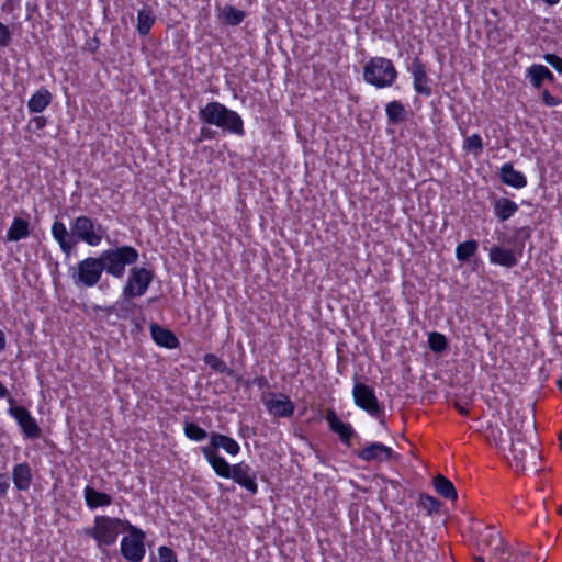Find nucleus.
<instances>
[{
  "label": "nucleus",
  "mask_w": 562,
  "mask_h": 562,
  "mask_svg": "<svg viewBox=\"0 0 562 562\" xmlns=\"http://www.w3.org/2000/svg\"><path fill=\"white\" fill-rule=\"evenodd\" d=\"M104 234L105 228L86 215L78 216L71 221L70 233L60 221H55L52 226V235L66 257L72 254L78 241H83L92 247L100 245Z\"/></svg>",
  "instance_id": "nucleus-1"
},
{
  "label": "nucleus",
  "mask_w": 562,
  "mask_h": 562,
  "mask_svg": "<svg viewBox=\"0 0 562 562\" xmlns=\"http://www.w3.org/2000/svg\"><path fill=\"white\" fill-rule=\"evenodd\" d=\"M199 119L209 125H215L223 131L243 136L244 123L240 115L224 104L212 101L199 111Z\"/></svg>",
  "instance_id": "nucleus-2"
},
{
  "label": "nucleus",
  "mask_w": 562,
  "mask_h": 562,
  "mask_svg": "<svg viewBox=\"0 0 562 562\" xmlns=\"http://www.w3.org/2000/svg\"><path fill=\"white\" fill-rule=\"evenodd\" d=\"M99 258L106 274L115 279H122L126 267L136 263L139 254L136 248L124 245L103 250Z\"/></svg>",
  "instance_id": "nucleus-3"
},
{
  "label": "nucleus",
  "mask_w": 562,
  "mask_h": 562,
  "mask_svg": "<svg viewBox=\"0 0 562 562\" xmlns=\"http://www.w3.org/2000/svg\"><path fill=\"white\" fill-rule=\"evenodd\" d=\"M128 520H123L110 516H95L93 527L86 528L85 535L93 538L99 548L111 546L116 542L119 535L125 531Z\"/></svg>",
  "instance_id": "nucleus-4"
},
{
  "label": "nucleus",
  "mask_w": 562,
  "mask_h": 562,
  "mask_svg": "<svg viewBox=\"0 0 562 562\" xmlns=\"http://www.w3.org/2000/svg\"><path fill=\"white\" fill-rule=\"evenodd\" d=\"M533 439L525 437H510V467L516 472H524L527 470L538 472V461L540 460V452L532 443Z\"/></svg>",
  "instance_id": "nucleus-5"
},
{
  "label": "nucleus",
  "mask_w": 562,
  "mask_h": 562,
  "mask_svg": "<svg viewBox=\"0 0 562 562\" xmlns=\"http://www.w3.org/2000/svg\"><path fill=\"white\" fill-rule=\"evenodd\" d=\"M397 78L392 60L384 57H372L363 67V79L376 88L391 87Z\"/></svg>",
  "instance_id": "nucleus-6"
},
{
  "label": "nucleus",
  "mask_w": 562,
  "mask_h": 562,
  "mask_svg": "<svg viewBox=\"0 0 562 562\" xmlns=\"http://www.w3.org/2000/svg\"><path fill=\"white\" fill-rule=\"evenodd\" d=\"M69 273L75 285L92 288L101 280L103 267L99 256L87 257L80 260L76 267L70 268Z\"/></svg>",
  "instance_id": "nucleus-7"
},
{
  "label": "nucleus",
  "mask_w": 562,
  "mask_h": 562,
  "mask_svg": "<svg viewBox=\"0 0 562 562\" xmlns=\"http://www.w3.org/2000/svg\"><path fill=\"white\" fill-rule=\"evenodd\" d=\"M125 531H127L128 535L123 537L120 552L128 562H140L146 553V535L142 529L133 526L132 524H127Z\"/></svg>",
  "instance_id": "nucleus-8"
},
{
  "label": "nucleus",
  "mask_w": 562,
  "mask_h": 562,
  "mask_svg": "<svg viewBox=\"0 0 562 562\" xmlns=\"http://www.w3.org/2000/svg\"><path fill=\"white\" fill-rule=\"evenodd\" d=\"M154 279L153 271L143 267H133L130 271L126 284L123 288L122 305L128 303L131 299L142 296L146 293Z\"/></svg>",
  "instance_id": "nucleus-9"
},
{
  "label": "nucleus",
  "mask_w": 562,
  "mask_h": 562,
  "mask_svg": "<svg viewBox=\"0 0 562 562\" xmlns=\"http://www.w3.org/2000/svg\"><path fill=\"white\" fill-rule=\"evenodd\" d=\"M508 431L510 437H525L536 439V423L532 414L528 411L509 412Z\"/></svg>",
  "instance_id": "nucleus-10"
},
{
  "label": "nucleus",
  "mask_w": 562,
  "mask_h": 562,
  "mask_svg": "<svg viewBox=\"0 0 562 562\" xmlns=\"http://www.w3.org/2000/svg\"><path fill=\"white\" fill-rule=\"evenodd\" d=\"M355 404L373 417H380L382 407L375 396L373 387L356 382L352 390Z\"/></svg>",
  "instance_id": "nucleus-11"
},
{
  "label": "nucleus",
  "mask_w": 562,
  "mask_h": 562,
  "mask_svg": "<svg viewBox=\"0 0 562 562\" xmlns=\"http://www.w3.org/2000/svg\"><path fill=\"white\" fill-rule=\"evenodd\" d=\"M8 412L16 420L26 438L36 439L41 436L42 430L37 422L24 406L11 405Z\"/></svg>",
  "instance_id": "nucleus-12"
},
{
  "label": "nucleus",
  "mask_w": 562,
  "mask_h": 562,
  "mask_svg": "<svg viewBox=\"0 0 562 562\" xmlns=\"http://www.w3.org/2000/svg\"><path fill=\"white\" fill-rule=\"evenodd\" d=\"M408 71L413 77V87L417 94L424 97H430L432 89L430 86L431 80L429 79L426 66L419 57H415L408 66Z\"/></svg>",
  "instance_id": "nucleus-13"
},
{
  "label": "nucleus",
  "mask_w": 562,
  "mask_h": 562,
  "mask_svg": "<svg viewBox=\"0 0 562 562\" xmlns=\"http://www.w3.org/2000/svg\"><path fill=\"white\" fill-rule=\"evenodd\" d=\"M229 479L251 494H257L258 484L256 481V472L250 468V465L244 462L234 464V471Z\"/></svg>",
  "instance_id": "nucleus-14"
},
{
  "label": "nucleus",
  "mask_w": 562,
  "mask_h": 562,
  "mask_svg": "<svg viewBox=\"0 0 562 562\" xmlns=\"http://www.w3.org/2000/svg\"><path fill=\"white\" fill-rule=\"evenodd\" d=\"M357 456L367 462H384L397 457V454L390 447L381 442H371L366 448L360 450Z\"/></svg>",
  "instance_id": "nucleus-15"
},
{
  "label": "nucleus",
  "mask_w": 562,
  "mask_h": 562,
  "mask_svg": "<svg viewBox=\"0 0 562 562\" xmlns=\"http://www.w3.org/2000/svg\"><path fill=\"white\" fill-rule=\"evenodd\" d=\"M271 398L266 402L268 412L277 417H290L294 414V404L283 393L270 394Z\"/></svg>",
  "instance_id": "nucleus-16"
},
{
  "label": "nucleus",
  "mask_w": 562,
  "mask_h": 562,
  "mask_svg": "<svg viewBox=\"0 0 562 562\" xmlns=\"http://www.w3.org/2000/svg\"><path fill=\"white\" fill-rule=\"evenodd\" d=\"M201 449H210L215 453H218V449H223L229 456H237L240 451L239 443L235 439L215 431L210 434V443Z\"/></svg>",
  "instance_id": "nucleus-17"
},
{
  "label": "nucleus",
  "mask_w": 562,
  "mask_h": 562,
  "mask_svg": "<svg viewBox=\"0 0 562 562\" xmlns=\"http://www.w3.org/2000/svg\"><path fill=\"white\" fill-rule=\"evenodd\" d=\"M326 420L329 429L339 436L341 442L350 446V440L356 434L352 426L348 423H344L333 409L327 412Z\"/></svg>",
  "instance_id": "nucleus-18"
},
{
  "label": "nucleus",
  "mask_w": 562,
  "mask_h": 562,
  "mask_svg": "<svg viewBox=\"0 0 562 562\" xmlns=\"http://www.w3.org/2000/svg\"><path fill=\"white\" fill-rule=\"evenodd\" d=\"M203 457L210 463L214 472L224 479H229L234 471V465H231L222 456L213 452L210 449H201Z\"/></svg>",
  "instance_id": "nucleus-19"
},
{
  "label": "nucleus",
  "mask_w": 562,
  "mask_h": 562,
  "mask_svg": "<svg viewBox=\"0 0 562 562\" xmlns=\"http://www.w3.org/2000/svg\"><path fill=\"white\" fill-rule=\"evenodd\" d=\"M150 335L153 340L161 347L175 349L179 347L180 341L177 336L169 329L161 327L158 324L150 325Z\"/></svg>",
  "instance_id": "nucleus-20"
},
{
  "label": "nucleus",
  "mask_w": 562,
  "mask_h": 562,
  "mask_svg": "<svg viewBox=\"0 0 562 562\" xmlns=\"http://www.w3.org/2000/svg\"><path fill=\"white\" fill-rule=\"evenodd\" d=\"M501 181L515 189H521L527 186V179L524 173L515 170L510 162L504 164L499 169Z\"/></svg>",
  "instance_id": "nucleus-21"
},
{
  "label": "nucleus",
  "mask_w": 562,
  "mask_h": 562,
  "mask_svg": "<svg viewBox=\"0 0 562 562\" xmlns=\"http://www.w3.org/2000/svg\"><path fill=\"white\" fill-rule=\"evenodd\" d=\"M490 261L505 268H513L517 265L518 260L513 249H506L501 246H493L490 249Z\"/></svg>",
  "instance_id": "nucleus-22"
},
{
  "label": "nucleus",
  "mask_w": 562,
  "mask_h": 562,
  "mask_svg": "<svg viewBox=\"0 0 562 562\" xmlns=\"http://www.w3.org/2000/svg\"><path fill=\"white\" fill-rule=\"evenodd\" d=\"M479 546L492 547L496 555H502L505 551L504 541L501 533L492 526L485 527L479 538Z\"/></svg>",
  "instance_id": "nucleus-23"
},
{
  "label": "nucleus",
  "mask_w": 562,
  "mask_h": 562,
  "mask_svg": "<svg viewBox=\"0 0 562 562\" xmlns=\"http://www.w3.org/2000/svg\"><path fill=\"white\" fill-rule=\"evenodd\" d=\"M526 77L535 89H540L544 80L554 82L553 74L543 65L533 64L527 68Z\"/></svg>",
  "instance_id": "nucleus-24"
},
{
  "label": "nucleus",
  "mask_w": 562,
  "mask_h": 562,
  "mask_svg": "<svg viewBox=\"0 0 562 562\" xmlns=\"http://www.w3.org/2000/svg\"><path fill=\"white\" fill-rule=\"evenodd\" d=\"M83 497L87 507L90 509L109 506L112 503V496L110 494L99 492L90 485L85 487Z\"/></svg>",
  "instance_id": "nucleus-25"
},
{
  "label": "nucleus",
  "mask_w": 562,
  "mask_h": 562,
  "mask_svg": "<svg viewBox=\"0 0 562 562\" xmlns=\"http://www.w3.org/2000/svg\"><path fill=\"white\" fill-rule=\"evenodd\" d=\"M12 480L19 491H27L32 483V472L29 463L15 464L12 469Z\"/></svg>",
  "instance_id": "nucleus-26"
},
{
  "label": "nucleus",
  "mask_w": 562,
  "mask_h": 562,
  "mask_svg": "<svg viewBox=\"0 0 562 562\" xmlns=\"http://www.w3.org/2000/svg\"><path fill=\"white\" fill-rule=\"evenodd\" d=\"M493 209L495 217L499 222H505L518 211V205L508 198L502 196L493 201Z\"/></svg>",
  "instance_id": "nucleus-27"
},
{
  "label": "nucleus",
  "mask_w": 562,
  "mask_h": 562,
  "mask_svg": "<svg viewBox=\"0 0 562 562\" xmlns=\"http://www.w3.org/2000/svg\"><path fill=\"white\" fill-rule=\"evenodd\" d=\"M52 93L42 88L37 90L27 101V109L32 113H42L52 102Z\"/></svg>",
  "instance_id": "nucleus-28"
},
{
  "label": "nucleus",
  "mask_w": 562,
  "mask_h": 562,
  "mask_svg": "<svg viewBox=\"0 0 562 562\" xmlns=\"http://www.w3.org/2000/svg\"><path fill=\"white\" fill-rule=\"evenodd\" d=\"M432 485L435 491L442 497L456 501L458 498V493L452 484V482L443 476L442 474H438L434 477Z\"/></svg>",
  "instance_id": "nucleus-29"
},
{
  "label": "nucleus",
  "mask_w": 562,
  "mask_h": 562,
  "mask_svg": "<svg viewBox=\"0 0 562 562\" xmlns=\"http://www.w3.org/2000/svg\"><path fill=\"white\" fill-rule=\"evenodd\" d=\"M29 235V222L21 217H14L10 228L7 232V239L10 241H19L23 238H26Z\"/></svg>",
  "instance_id": "nucleus-30"
},
{
  "label": "nucleus",
  "mask_w": 562,
  "mask_h": 562,
  "mask_svg": "<svg viewBox=\"0 0 562 562\" xmlns=\"http://www.w3.org/2000/svg\"><path fill=\"white\" fill-rule=\"evenodd\" d=\"M155 23V16L153 10L149 7H145L137 13V32L139 35H147Z\"/></svg>",
  "instance_id": "nucleus-31"
},
{
  "label": "nucleus",
  "mask_w": 562,
  "mask_h": 562,
  "mask_svg": "<svg viewBox=\"0 0 562 562\" xmlns=\"http://www.w3.org/2000/svg\"><path fill=\"white\" fill-rule=\"evenodd\" d=\"M203 361L205 364H207L212 370L226 374L227 376H235V371L226 364L225 361L220 359L214 353H206L203 357Z\"/></svg>",
  "instance_id": "nucleus-32"
},
{
  "label": "nucleus",
  "mask_w": 562,
  "mask_h": 562,
  "mask_svg": "<svg viewBox=\"0 0 562 562\" xmlns=\"http://www.w3.org/2000/svg\"><path fill=\"white\" fill-rule=\"evenodd\" d=\"M387 121L397 124L406 119V110L400 101H392L385 108Z\"/></svg>",
  "instance_id": "nucleus-33"
},
{
  "label": "nucleus",
  "mask_w": 562,
  "mask_h": 562,
  "mask_svg": "<svg viewBox=\"0 0 562 562\" xmlns=\"http://www.w3.org/2000/svg\"><path fill=\"white\" fill-rule=\"evenodd\" d=\"M477 248L479 244L476 240L471 239L463 241L457 246L456 257L461 262L469 261V259L475 255Z\"/></svg>",
  "instance_id": "nucleus-34"
},
{
  "label": "nucleus",
  "mask_w": 562,
  "mask_h": 562,
  "mask_svg": "<svg viewBox=\"0 0 562 562\" xmlns=\"http://www.w3.org/2000/svg\"><path fill=\"white\" fill-rule=\"evenodd\" d=\"M221 15L227 25L237 26L244 21L246 13L233 5H225Z\"/></svg>",
  "instance_id": "nucleus-35"
},
{
  "label": "nucleus",
  "mask_w": 562,
  "mask_h": 562,
  "mask_svg": "<svg viewBox=\"0 0 562 562\" xmlns=\"http://www.w3.org/2000/svg\"><path fill=\"white\" fill-rule=\"evenodd\" d=\"M183 431L186 437L193 441H203L204 439L210 437L206 430H204L198 424L192 422L184 423Z\"/></svg>",
  "instance_id": "nucleus-36"
},
{
  "label": "nucleus",
  "mask_w": 562,
  "mask_h": 562,
  "mask_svg": "<svg viewBox=\"0 0 562 562\" xmlns=\"http://www.w3.org/2000/svg\"><path fill=\"white\" fill-rule=\"evenodd\" d=\"M428 346L431 351L439 353L447 348L448 340L445 335L434 331L428 336Z\"/></svg>",
  "instance_id": "nucleus-37"
},
{
  "label": "nucleus",
  "mask_w": 562,
  "mask_h": 562,
  "mask_svg": "<svg viewBox=\"0 0 562 562\" xmlns=\"http://www.w3.org/2000/svg\"><path fill=\"white\" fill-rule=\"evenodd\" d=\"M463 149L465 151L473 153L475 156L482 153L483 150V140L479 134H473L468 136L463 143Z\"/></svg>",
  "instance_id": "nucleus-38"
},
{
  "label": "nucleus",
  "mask_w": 562,
  "mask_h": 562,
  "mask_svg": "<svg viewBox=\"0 0 562 562\" xmlns=\"http://www.w3.org/2000/svg\"><path fill=\"white\" fill-rule=\"evenodd\" d=\"M419 505L428 512L429 515L439 510L440 502L428 494H422L419 497Z\"/></svg>",
  "instance_id": "nucleus-39"
},
{
  "label": "nucleus",
  "mask_w": 562,
  "mask_h": 562,
  "mask_svg": "<svg viewBox=\"0 0 562 562\" xmlns=\"http://www.w3.org/2000/svg\"><path fill=\"white\" fill-rule=\"evenodd\" d=\"M158 555L160 562H178L176 552L169 547H160L158 549Z\"/></svg>",
  "instance_id": "nucleus-40"
},
{
  "label": "nucleus",
  "mask_w": 562,
  "mask_h": 562,
  "mask_svg": "<svg viewBox=\"0 0 562 562\" xmlns=\"http://www.w3.org/2000/svg\"><path fill=\"white\" fill-rule=\"evenodd\" d=\"M530 235L531 228L529 226L520 227L515 232V240L520 241V249L518 251L519 255H521L522 252L525 240H527L530 237Z\"/></svg>",
  "instance_id": "nucleus-41"
},
{
  "label": "nucleus",
  "mask_w": 562,
  "mask_h": 562,
  "mask_svg": "<svg viewBox=\"0 0 562 562\" xmlns=\"http://www.w3.org/2000/svg\"><path fill=\"white\" fill-rule=\"evenodd\" d=\"M543 59L547 64H549L552 68H554L559 74H562V58L555 54H544Z\"/></svg>",
  "instance_id": "nucleus-42"
},
{
  "label": "nucleus",
  "mask_w": 562,
  "mask_h": 562,
  "mask_svg": "<svg viewBox=\"0 0 562 562\" xmlns=\"http://www.w3.org/2000/svg\"><path fill=\"white\" fill-rule=\"evenodd\" d=\"M47 124V119L44 116H35L33 117L27 125V130L31 132H36L44 128Z\"/></svg>",
  "instance_id": "nucleus-43"
},
{
  "label": "nucleus",
  "mask_w": 562,
  "mask_h": 562,
  "mask_svg": "<svg viewBox=\"0 0 562 562\" xmlns=\"http://www.w3.org/2000/svg\"><path fill=\"white\" fill-rule=\"evenodd\" d=\"M11 33L7 25L0 22V47H5L10 44Z\"/></svg>",
  "instance_id": "nucleus-44"
},
{
  "label": "nucleus",
  "mask_w": 562,
  "mask_h": 562,
  "mask_svg": "<svg viewBox=\"0 0 562 562\" xmlns=\"http://www.w3.org/2000/svg\"><path fill=\"white\" fill-rule=\"evenodd\" d=\"M542 101L547 106H557L561 104V100L551 95L547 89L542 91Z\"/></svg>",
  "instance_id": "nucleus-45"
},
{
  "label": "nucleus",
  "mask_w": 562,
  "mask_h": 562,
  "mask_svg": "<svg viewBox=\"0 0 562 562\" xmlns=\"http://www.w3.org/2000/svg\"><path fill=\"white\" fill-rule=\"evenodd\" d=\"M10 487V481L7 474H0V499L5 496Z\"/></svg>",
  "instance_id": "nucleus-46"
},
{
  "label": "nucleus",
  "mask_w": 562,
  "mask_h": 562,
  "mask_svg": "<svg viewBox=\"0 0 562 562\" xmlns=\"http://www.w3.org/2000/svg\"><path fill=\"white\" fill-rule=\"evenodd\" d=\"M8 397V402L11 405H13L14 400L10 396L8 389L4 386V384L0 381V398Z\"/></svg>",
  "instance_id": "nucleus-47"
},
{
  "label": "nucleus",
  "mask_w": 562,
  "mask_h": 562,
  "mask_svg": "<svg viewBox=\"0 0 562 562\" xmlns=\"http://www.w3.org/2000/svg\"><path fill=\"white\" fill-rule=\"evenodd\" d=\"M252 384L262 389V387L268 386V380L263 375H259L252 380Z\"/></svg>",
  "instance_id": "nucleus-48"
},
{
  "label": "nucleus",
  "mask_w": 562,
  "mask_h": 562,
  "mask_svg": "<svg viewBox=\"0 0 562 562\" xmlns=\"http://www.w3.org/2000/svg\"><path fill=\"white\" fill-rule=\"evenodd\" d=\"M94 311H102V312H105L106 314H111L114 312L115 307L114 306H100V305H95L93 307Z\"/></svg>",
  "instance_id": "nucleus-49"
},
{
  "label": "nucleus",
  "mask_w": 562,
  "mask_h": 562,
  "mask_svg": "<svg viewBox=\"0 0 562 562\" xmlns=\"http://www.w3.org/2000/svg\"><path fill=\"white\" fill-rule=\"evenodd\" d=\"M7 338L3 330L0 329V352L5 349Z\"/></svg>",
  "instance_id": "nucleus-50"
},
{
  "label": "nucleus",
  "mask_w": 562,
  "mask_h": 562,
  "mask_svg": "<svg viewBox=\"0 0 562 562\" xmlns=\"http://www.w3.org/2000/svg\"><path fill=\"white\" fill-rule=\"evenodd\" d=\"M492 436H493V438H494V440H495V442L497 445H502V443L505 442V440L502 437V431L501 430H498V434H495L494 431H492Z\"/></svg>",
  "instance_id": "nucleus-51"
},
{
  "label": "nucleus",
  "mask_w": 562,
  "mask_h": 562,
  "mask_svg": "<svg viewBox=\"0 0 562 562\" xmlns=\"http://www.w3.org/2000/svg\"><path fill=\"white\" fill-rule=\"evenodd\" d=\"M383 412L380 414V417H376L382 426H385V418L382 416Z\"/></svg>",
  "instance_id": "nucleus-52"
},
{
  "label": "nucleus",
  "mask_w": 562,
  "mask_h": 562,
  "mask_svg": "<svg viewBox=\"0 0 562 562\" xmlns=\"http://www.w3.org/2000/svg\"><path fill=\"white\" fill-rule=\"evenodd\" d=\"M458 409L463 415L468 414V411L465 408L461 407V406H458Z\"/></svg>",
  "instance_id": "nucleus-53"
},
{
  "label": "nucleus",
  "mask_w": 562,
  "mask_h": 562,
  "mask_svg": "<svg viewBox=\"0 0 562 562\" xmlns=\"http://www.w3.org/2000/svg\"><path fill=\"white\" fill-rule=\"evenodd\" d=\"M558 439L560 441V448L562 450V430L560 431L559 436H558Z\"/></svg>",
  "instance_id": "nucleus-54"
},
{
  "label": "nucleus",
  "mask_w": 562,
  "mask_h": 562,
  "mask_svg": "<svg viewBox=\"0 0 562 562\" xmlns=\"http://www.w3.org/2000/svg\"><path fill=\"white\" fill-rule=\"evenodd\" d=\"M559 390L562 392V379L557 381Z\"/></svg>",
  "instance_id": "nucleus-55"
},
{
  "label": "nucleus",
  "mask_w": 562,
  "mask_h": 562,
  "mask_svg": "<svg viewBox=\"0 0 562 562\" xmlns=\"http://www.w3.org/2000/svg\"><path fill=\"white\" fill-rule=\"evenodd\" d=\"M475 562H484V559L482 557H474Z\"/></svg>",
  "instance_id": "nucleus-56"
},
{
  "label": "nucleus",
  "mask_w": 562,
  "mask_h": 562,
  "mask_svg": "<svg viewBox=\"0 0 562 562\" xmlns=\"http://www.w3.org/2000/svg\"><path fill=\"white\" fill-rule=\"evenodd\" d=\"M521 555H524V557H528V555H529V551H524V552H521Z\"/></svg>",
  "instance_id": "nucleus-57"
},
{
  "label": "nucleus",
  "mask_w": 562,
  "mask_h": 562,
  "mask_svg": "<svg viewBox=\"0 0 562 562\" xmlns=\"http://www.w3.org/2000/svg\"><path fill=\"white\" fill-rule=\"evenodd\" d=\"M558 513H559L560 515H562V506H560V507L558 508Z\"/></svg>",
  "instance_id": "nucleus-58"
}]
</instances>
